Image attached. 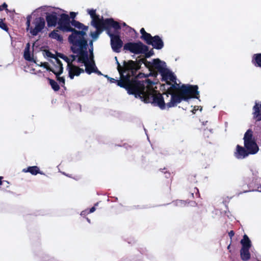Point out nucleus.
<instances>
[{
  "instance_id": "nucleus-29",
  "label": "nucleus",
  "mask_w": 261,
  "mask_h": 261,
  "mask_svg": "<svg viewBox=\"0 0 261 261\" xmlns=\"http://www.w3.org/2000/svg\"><path fill=\"white\" fill-rule=\"evenodd\" d=\"M0 28L3 29V30H6L7 26L6 24L3 22L2 19H0Z\"/></svg>"
},
{
  "instance_id": "nucleus-20",
  "label": "nucleus",
  "mask_w": 261,
  "mask_h": 261,
  "mask_svg": "<svg viewBox=\"0 0 261 261\" xmlns=\"http://www.w3.org/2000/svg\"><path fill=\"white\" fill-rule=\"evenodd\" d=\"M39 169L37 166H32L28 168L27 169H23L24 172H30L33 175H36L37 173H40L39 172Z\"/></svg>"
},
{
  "instance_id": "nucleus-32",
  "label": "nucleus",
  "mask_w": 261,
  "mask_h": 261,
  "mask_svg": "<svg viewBox=\"0 0 261 261\" xmlns=\"http://www.w3.org/2000/svg\"><path fill=\"white\" fill-rule=\"evenodd\" d=\"M58 64H57V63H56V66H55V68H53L54 69L57 70V71H59V68H58Z\"/></svg>"
},
{
  "instance_id": "nucleus-39",
  "label": "nucleus",
  "mask_w": 261,
  "mask_h": 261,
  "mask_svg": "<svg viewBox=\"0 0 261 261\" xmlns=\"http://www.w3.org/2000/svg\"><path fill=\"white\" fill-rule=\"evenodd\" d=\"M2 9L1 6H0V11H2Z\"/></svg>"
},
{
  "instance_id": "nucleus-16",
  "label": "nucleus",
  "mask_w": 261,
  "mask_h": 261,
  "mask_svg": "<svg viewBox=\"0 0 261 261\" xmlns=\"http://www.w3.org/2000/svg\"><path fill=\"white\" fill-rule=\"evenodd\" d=\"M253 110L254 117L257 121H260L261 120V103H256L255 105L253 107Z\"/></svg>"
},
{
  "instance_id": "nucleus-33",
  "label": "nucleus",
  "mask_w": 261,
  "mask_h": 261,
  "mask_svg": "<svg viewBox=\"0 0 261 261\" xmlns=\"http://www.w3.org/2000/svg\"><path fill=\"white\" fill-rule=\"evenodd\" d=\"M2 7L4 8H6L7 7V5L6 4V3H4L3 4V5H2Z\"/></svg>"
},
{
  "instance_id": "nucleus-36",
  "label": "nucleus",
  "mask_w": 261,
  "mask_h": 261,
  "mask_svg": "<svg viewBox=\"0 0 261 261\" xmlns=\"http://www.w3.org/2000/svg\"><path fill=\"white\" fill-rule=\"evenodd\" d=\"M115 60H116V63H117V62H118V63H119V62L118 61V60H117V58L116 57H115Z\"/></svg>"
},
{
  "instance_id": "nucleus-10",
  "label": "nucleus",
  "mask_w": 261,
  "mask_h": 261,
  "mask_svg": "<svg viewBox=\"0 0 261 261\" xmlns=\"http://www.w3.org/2000/svg\"><path fill=\"white\" fill-rule=\"evenodd\" d=\"M108 34L111 38V45L113 50L116 52H120L122 46L123 42L118 34H114L108 31Z\"/></svg>"
},
{
  "instance_id": "nucleus-11",
  "label": "nucleus",
  "mask_w": 261,
  "mask_h": 261,
  "mask_svg": "<svg viewBox=\"0 0 261 261\" xmlns=\"http://www.w3.org/2000/svg\"><path fill=\"white\" fill-rule=\"evenodd\" d=\"M144 63L146 66L157 70L160 74L167 69L165 62L159 59H153L152 62H146Z\"/></svg>"
},
{
  "instance_id": "nucleus-13",
  "label": "nucleus",
  "mask_w": 261,
  "mask_h": 261,
  "mask_svg": "<svg viewBox=\"0 0 261 261\" xmlns=\"http://www.w3.org/2000/svg\"><path fill=\"white\" fill-rule=\"evenodd\" d=\"M146 43L158 49H160L164 46V42L159 36H151Z\"/></svg>"
},
{
  "instance_id": "nucleus-27",
  "label": "nucleus",
  "mask_w": 261,
  "mask_h": 261,
  "mask_svg": "<svg viewBox=\"0 0 261 261\" xmlns=\"http://www.w3.org/2000/svg\"><path fill=\"white\" fill-rule=\"evenodd\" d=\"M122 25L123 27H125L126 29L127 30L129 33H131L132 32H135V30L134 29H133L132 28L129 27V26L127 25L125 22H123L122 23Z\"/></svg>"
},
{
  "instance_id": "nucleus-8",
  "label": "nucleus",
  "mask_w": 261,
  "mask_h": 261,
  "mask_svg": "<svg viewBox=\"0 0 261 261\" xmlns=\"http://www.w3.org/2000/svg\"><path fill=\"white\" fill-rule=\"evenodd\" d=\"M124 49L129 50L135 54H145L146 57L150 56L149 53H147L148 49L147 46L141 42L138 43H127L124 45Z\"/></svg>"
},
{
  "instance_id": "nucleus-23",
  "label": "nucleus",
  "mask_w": 261,
  "mask_h": 261,
  "mask_svg": "<svg viewBox=\"0 0 261 261\" xmlns=\"http://www.w3.org/2000/svg\"><path fill=\"white\" fill-rule=\"evenodd\" d=\"M140 33L142 34V38L147 42L149 38L151 37V35L149 33H147L145 32L144 28H142L140 30Z\"/></svg>"
},
{
  "instance_id": "nucleus-7",
  "label": "nucleus",
  "mask_w": 261,
  "mask_h": 261,
  "mask_svg": "<svg viewBox=\"0 0 261 261\" xmlns=\"http://www.w3.org/2000/svg\"><path fill=\"white\" fill-rule=\"evenodd\" d=\"M76 55H71L67 57L63 55L60 56V58L65 60L67 63V70L68 72V76L71 79H73L74 76H79L81 73L85 71L84 69L81 67L82 64L78 61L79 55L75 53Z\"/></svg>"
},
{
  "instance_id": "nucleus-37",
  "label": "nucleus",
  "mask_w": 261,
  "mask_h": 261,
  "mask_svg": "<svg viewBox=\"0 0 261 261\" xmlns=\"http://www.w3.org/2000/svg\"><path fill=\"white\" fill-rule=\"evenodd\" d=\"M2 177H0V185L2 184L3 182L2 181Z\"/></svg>"
},
{
  "instance_id": "nucleus-14",
  "label": "nucleus",
  "mask_w": 261,
  "mask_h": 261,
  "mask_svg": "<svg viewBox=\"0 0 261 261\" xmlns=\"http://www.w3.org/2000/svg\"><path fill=\"white\" fill-rule=\"evenodd\" d=\"M55 63H57L58 64V68L59 71H57L52 68L50 67L48 65V63L47 62H44L43 63H42V66H43L44 68H45L47 70L53 72L56 75H57L59 74H62L63 70V68L62 66V64L61 63V61L59 60L57 58H55Z\"/></svg>"
},
{
  "instance_id": "nucleus-21",
  "label": "nucleus",
  "mask_w": 261,
  "mask_h": 261,
  "mask_svg": "<svg viewBox=\"0 0 261 261\" xmlns=\"http://www.w3.org/2000/svg\"><path fill=\"white\" fill-rule=\"evenodd\" d=\"M49 37L53 39H56L58 41H62V37L59 34L58 30H54L51 32L49 35Z\"/></svg>"
},
{
  "instance_id": "nucleus-34",
  "label": "nucleus",
  "mask_w": 261,
  "mask_h": 261,
  "mask_svg": "<svg viewBox=\"0 0 261 261\" xmlns=\"http://www.w3.org/2000/svg\"><path fill=\"white\" fill-rule=\"evenodd\" d=\"M198 107H198V106H197V108H198ZM196 108H197V107H194V109H193V113H195V112H194V111H197V110H198V108H197V109H196Z\"/></svg>"
},
{
  "instance_id": "nucleus-38",
  "label": "nucleus",
  "mask_w": 261,
  "mask_h": 261,
  "mask_svg": "<svg viewBox=\"0 0 261 261\" xmlns=\"http://www.w3.org/2000/svg\"><path fill=\"white\" fill-rule=\"evenodd\" d=\"M87 221L90 223V220L88 218H87Z\"/></svg>"
},
{
  "instance_id": "nucleus-1",
  "label": "nucleus",
  "mask_w": 261,
  "mask_h": 261,
  "mask_svg": "<svg viewBox=\"0 0 261 261\" xmlns=\"http://www.w3.org/2000/svg\"><path fill=\"white\" fill-rule=\"evenodd\" d=\"M147 83L146 87L141 86L138 97L146 103H151L154 106L164 110L173 107L182 100L188 101L191 98H198L199 95L197 86L182 85L178 92L177 89L167 88L168 91L163 95L156 90L155 84L149 80L142 81Z\"/></svg>"
},
{
  "instance_id": "nucleus-26",
  "label": "nucleus",
  "mask_w": 261,
  "mask_h": 261,
  "mask_svg": "<svg viewBox=\"0 0 261 261\" xmlns=\"http://www.w3.org/2000/svg\"><path fill=\"white\" fill-rule=\"evenodd\" d=\"M60 74H59L57 75H56L57 77V80L60 82V83L61 84H62L63 85H64L65 84V79L63 77H60L59 76V75Z\"/></svg>"
},
{
  "instance_id": "nucleus-6",
  "label": "nucleus",
  "mask_w": 261,
  "mask_h": 261,
  "mask_svg": "<svg viewBox=\"0 0 261 261\" xmlns=\"http://www.w3.org/2000/svg\"><path fill=\"white\" fill-rule=\"evenodd\" d=\"M252 132L248 130L245 134L244 140V145L247 150L243 147L238 145L234 156L238 159H243L247 157L249 154H255L258 150V147L252 140Z\"/></svg>"
},
{
  "instance_id": "nucleus-4",
  "label": "nucleus",
  "mask_w": 261,
  "mask_h": 261,
  "mask_svg": "<svg viewBox=\"0 0 261 261\" xmlns=\"http://www.w3.org/2000/svg\"><path fill=\"white\" fill-rule=\"evenodd\" d=\"M76 13L72 12H70V17L72 19L70 20V17L67 14H62L60 16V18L58 21V29L64 32H71L72 34L69 36H71L75 32H84L83 39L87 41L85 38L86 35V31L88 30V27L85 26L81 22L77 21L74 19L76 16ZM69 37H68V39Z\"/></svg>"
},
{
  "instance_id": "nucleus-5",
  "label": "nucleus",
  "mask_w": 261,
  "mask_h": 261,
  "mask_svg": "<svg viewBox=\"0 0 261 261\" xmlns=\"http://www.w3.org/2000/svg\"><path fill=\"white\" fill-rule=\"evenodd\" d=\"M87 11L92 18L91 25L96 29L95 31L91 33V36L93 39H96L103 29L112 27L117 31L120 29L121 27L118 22L112 19H103L102 17L100 18L99 15L96 14L95 10L88 9Z\"/></svg>"
},
{
  "instance_id": "nucleus-12",
  "label": "nucleus",
  "mask_w": 261,
  "mask_h": 261,
  "mask_svg": "<svg viewBox=\"0 0 261 261\" xmlns=\"http://www.w3.org/2000/svg\"><path fill=\"white\" fill-rule=\"evenodd\" d=\"M34 24V28H30V33L33 36H36L44 28L45 21L43 18L41 17L37 18L35 20Z\"/></svg>"
},
{
  "instance_id": "nucleus-35",
  "label": "nucleus",
  "mask_w": 261,
  "mask_h": 261,
  "mask_svg": "<svg viewBox=\"0 0 261 261\" xmlns=\"http://www.w3.org/2000/svg\"><path fill=\"white\" fill-rule=\"evenodd\" d=\"M85 214H86V212H84V211H83V212L81 213V215H85Z\"/></svg>"
},
{
  "instance_id": "nucleus-30",
  "label": "nucleus",
  "mask_w": 261,
  "mask_h": 261,
  "mask_svg": "<svg viewBox=\"0 0 261 261\" xmlns=\"http://www.w3.org/2000/svg\"><path fill=\"white\" fill-rule=\"evenodd\" d=\"M229 236L231 238L234 234L233 231L231 230L228 233Z\"/></svg>"
},
{
  "instance_id": "nucleus-9",
  "label": "nucleus",
  "mask_w": 261,
  "mask_h": 261,
  "mask_svg": "<svg viewBox=\"0 0 261 261\" xmlns=\"http://www.w3.org/2000/svg\"><path fill=\"white\" fill-rule=\"evenodd\" d=\"M163 82H165L168 86H170L167 88L178 89L179 88V85L176 82V77L174 74L168 69H167L161 74Z\"/></svg>"
},
{
  "instance_id": "nucleus-22",
  "label": "nucleus",
  "mask_w": 261,
  "mask_h": 261,
  "mask_svg": "<svg viewBox=\"0 0 261 261\" xmlns=\"http://www.w3.org/2000/svg\"><path fill=\"white\" fill-rule=\"evenodd\" d=\"M253 60L255 66L261 67V54H255L253 56Z\"/></svg>"
},
{
  "instance_id": "nucleus-25",
  "label": "nucleus",
  "mask_w": 261,
  "mask_h": 261,
  "mask_svg": "<svg viewBox=\"0 0 261 261\" xmlns=\"http://www.w3.org/2000/svg\"><path fill=\"white\" fill-rule=\"evenodd\" d=\"M31 16H28L27 17V21L26 22L27 25V30L30 31V28L31 27Z\"/></svg>"
},
{
  "instance_id": "nucleus-19",
  "label": "nucleus",
  "mask_w": 261,
  "mask_h": 261,
  "mask_svg": "<svg viewBox=\"0 0 261 261\" xmlns=\"http://www.w3.org/2000/svg\"><path fill=\"white\" fill-rule=\"evenodd\" d=\"M249 249L242 248L240 251L241 258L244 260H247L250 258V254L249 251Z\"/></svg>"
},
{
  "instance_id": "nucleus-31",
  "label": "nucleus",
  "mask_w": 261,
  "mask_h": 261,
  "mask_svg": "<svg viewBox=\"0 0 261 261\" xmlns=\"http://www.w3.org/2000/svg\"><path fill=\"white\" fill-rule=\"evenodd\" d=\"M95 211V206L92 207L89 211L90 213H93Z\"/></svg>"
},
{
  "instance_id": "nucleus-3",
  "label": "nucleus",
  "mask_w": 261,
  "mask_h": 261,
  "mask_svg": "<svg viewBox=\"0 0 261 261\" xmlns=\"http://www.w3.org/2000/svg\"><path fill=\"white\" fill-rule=\"evenodd\" d=\"M139 68L140 63H137L133 61H124L122 66L117 62V70L120 76V80L110 78V81L111 83H116L118 86L124 88L128 94H134L137 98L141 85L144 88L147 85V83H142V81L131 79V77L135 76L136 71Z\"/></svg>"
},
{
  "instance_id": "nucleus-2",
  "label": "nucleus",
  "mask_w": 261,
  "mask_h": 261,
  "mask_svg": "<svg viewBox=\"0 0 261 261\" xmlns=\"http://www.w3.org/2000/svg\"><path fill=\"white\" fill-rule=\"evenodd\" d=\"M84 32H75L69 37V41L72 44L71 50L73 53H77L79 55L78 61L81 63V66H84L85 72L90 74L94 72L98 75H102L95 64L93 57V42L90 41V48L89 54L87 51L88 44L83 39Z\"/></svg>"
},
{
  "instance_id": "nucleus-17",
  "label": "nucleus",
  "mask_w": 261,
  "mask_h": 261,
  "mask_svg": "<svg viewBox=\"0 0 261 261\" xmlns=\"http://www.w3.org/2000/svg\"><path fill=\"white\" fill-rule=\"evenodd\" d=\"M241 244L242 245V248L250 249L251 246V242L246 234L244 236L243 239L241 241Z\"/></svg>"
},
{
  "instance_id": "nucleus-41",
  "label": "nucleus",
  "mask_w": 261,
  "mask_h": 261,
  "mask_svg": "<svg viewBox=\"0 0 261 261\" xmlns=\"http://www.w3.org/2000/svg\"><path fill=\"white\" fill-rule=\"evenodd\" d=\"M98 205V203L95 204V206H96Z\"/></svg>"
},
{
  "instance_id": "nucleus-24",
  "label": "nucleus",
  "mask_w": 261,
  "mask_h": 261,
  "mask_svg": "<svg viewBox=\"0 0 261 261\" xmlns=\"http://www.w3.org/2000/svg\"><path fill=\"white\" fill-rule=\"evenodd\" d=\"M48 80L49 81V84L50 86H51V88L55 90V91H58L59 90V86L58 84V83L55 81L53 80L48 79Z\"/></svg>"
},
{
  "instance_id": "nucleus-18",
  "label": "nucleus",
  "mask_w": 261,
  "mask_h": 261,
  "mask_svg": "<svg viewBox=\"0 0 261 261\" xmlns=\"http://www.w3.org/2000/svg\"><path fill=\"white\" fill-rule=\"evenodd\" d=\"M24 58L27 60L31 61L32 60V58L31 57V52L30 51V44L28 43L27 44L26 47L24 50Z\"/></svg>"
},
{
  "instance_id": "nucleus-28",
  "label": "nucleus",
  "mask_w": 261,
  "mask_h": 261,
  "mask_svg": "<svg viewBox=\"0 0 261 261\" xmlns=\"http://www.w3.org/2000/svg\"><path fill=\"white\" fill-rule=\"evenodd\" d=\"M44 55L47 56V57L53 58L54 59L55 58L54 57V55L53 54H52L50 52H49V51H45Z\"/></svg>"
},
{
  "instance_id": "nucleus-40",
  "label": "nucleus",
  "mask_w": 261,
  "mask_h": 261,
  "mask_svg": "<svg viewBox=\"0 0 261 261\" xmlns=\"http://www.w3.org/2000/svg\"><path fill=\"white\" fill-rule=\"evenodd\" d=\"M228 249L230 248V245H229L227 247Z\"/></svg>"
},
{
  "instance_id": "nucleus-15",
  "label": "nucleus",
  "mask_w": 261,
  "mask_h": 261,
  "mask_svg": "<svg viewBox=\"0 0 261 261\" xmlns=\"http://www.w3.org/2000/svg\"><path fill=\"white\" fill-rule=\"evenodd\" d=\"M46 20L49 26H55L57 21L58 17L56 13L49 14L46 16Z\"/></svg>"
}]
</instances>
